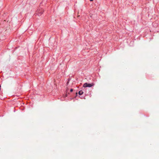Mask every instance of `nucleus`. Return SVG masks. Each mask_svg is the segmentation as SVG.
Segmentation results:
<instances>
[{
  "mask_svg": "<svg viewBox=\"0 0 159 159\" xmlns=\"http://www.w3.org/2000/svg\"><path fill=\"white\" fill-rule=\"evenodd\" d=\"M73 91V89H71L70 90V92H72Z\"/></svg>",
  "mask_w": 159,
  "mask_h": 159,
  "instance_id": "nucleus-3",
  "label": "nucleus"
},
{
  "mask_svg": "<svg viewBox=\"0 0 159 159\" xmlns=\"http://www.w3.org/2000/svg\"><path fill=\"white\" fill-rule=\"evenodd\" d=\"M83 93V92L82 90H80L79 92V94L81 95Z\"/></svg>",
  "mask_w": 159,
  "mask_h": 159,
  "instance_id": "nucleus-2",
  "label": "nucleus"
},
{
  "mask_svg": "<svg viewBox=\"0 0 159 159\" xmlns=\"http://www.w3.org/2000/svg\"><path fill=\"white\" fill-rule=\"evenodd\" d=\"M94 85V84L93 83L91 84H89L88 83H84L83 85V87H90Z\"/></svg>",
  "mask_w": 159,
  "mask_h": 159,
  "instance_id": "nucleus-1",
  "label": "nucleus"
},
{
  "mask_svg": "<svg viewBox=\"0 0 159 159\" xmlns=\"http://www.w3.org/2000/svg\"><path fill=\"white\" fill-rule=\"evenodd\" d=\"M39 13H41V14L43 13V12H40Z\"/></svg>",
  "mask_w": 159,
  "mask_h": 159,
  "instance_id": "nucleus-5",
  "label": "nucleus"
},
{
  "mask_svg": "<svg viewBox=\"0 0 159 159\" xmlns=\"http://www.w3.org/2000/svg\"><path fill=\"white\" fill-rule=\"evenodd\" d=\"M93 0H90V1H93Z\"/></svg>",
  "mask_w": 159,
  "mask_h": 159,
  "instance_id": "nucleus-4",
  "label": "nucleus"
}]
</instances>
